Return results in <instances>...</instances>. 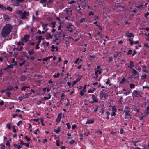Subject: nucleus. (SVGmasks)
<instances>
[{"label":"nucleus","instance_id":"obj_7","mask_svg":"<svg viewBox=\"0 0 149 149\" xmlns=\"http://www.w3.org/2000/svg\"><path fill=\"white\" fill-rule=\"evenodd\" d=\"M106 94L103 92H101L100 95V97L101 99L104 100L106 99Z\"/></svg>","mask_w":149,"mask_h":149},{"label":"nucleus","instance_id":"obj_50","mask_svg":"<svg viewBox=\"0 0 149 149\" xmlns=\"http://www.w3.org/2000/svg\"><path fill=\"white\" fill-rule=\"evenodd\" d=\"M6 94H7V95L9 97H10V95L11 94V93L9 92H6Z\"/></svg>","mask_w":149,"mask_h":149},{"label":"nucleus","instance_id":"obj_6","mask_svg":"<svg viewBox=\"0 0 149 149\" xmlns=\"http://www.w3.org/2000/svg\"><path fill=\"white\" fill-rule=\"evenodd\" d=\"M132 69V74L131 76V78H133L134 77L135 75H139L138 72L134 69Z\"/></svg>","mask_w":149,"mask_h":149},{"label":"nucleus","instance_id":"obj_31","mask_svg":"<svg viewBox=\"0 0 149 149\" xmlns=\"http://www.w3.org/2000/svg\"><path fill=\"white\" fill-rule=\"evenodd\" d=\"M34 52V51L33 49H32V50L29 51L28 52V53L30 55L32 54Z\"/></svg>","mask_w":149,"mask_h":149},{"label":"nucleus","instance_id":"obj_21","mask_svg":"<svg viewBox=\"0 0 149 149\" xmlns=\"http://www.w3.org/2000/svg\"><path fill=\"white\" fill-rule=\"evenodd\" d=\"M120 52L118 51L116 52V53L114 55V57L115 58H116L117 56H118V55L120 54Z\"/></svg>","mask_w":149,"mask_h":149},{"label":"nucleus","instance_id":"obj_39","mask_svg":"<svg viewBox=\"0 0 149 149\" xmlns=\"http://www.w3.org/2000/svg\"><path fill=\"white\" fill-rule=\"evenodd\" d=\"M128 40L130 42V44L131 45H132L134 43V42L131 40L130 39H128Z\"/></svg>","mask_w":149,"mask_h":149},{"label":"nucleus","instance_id":"obj_47","mask_svg":"<svg viewBox=\"0 0 149 149\" xmlns=\"http://www.w3.org/2000/svg\"><path fill=\"white\" fill-rule=\"evenodd\" d=\"M60 141L59 140H57L56 141V145L57 146H60V143H59Z\"/></svg>","mask_w":149,"mask_h":149},{"label":"nucleus","instance_id":"obj_36","mask_svg":"<svg viewBox=\"0 0 149 149\" xmlns=\"http://www.w3.org/2000/svg\"><path fill=\"white\" fill-rule=\"evenodd\" d=\"M147 75L146 74H144V75H143L141 77V78L142 79H144L146 78V77Z\"/></svg>","mask_w":149,"mask_h":149},{"label":"nucleus","instance_id":"obj_12","mask_svg":"<svg viewBox=\"0 0 149 149\" xmlns=\"http://www.w3.org/2000/svg\"><path fill=\"white\" fill-rule=\"evenodd\" d=\"M125 35L127 37L129 38L131 37L132 36L133 37L134 36V35H133L132 33H129V32L126 33Z\"/></svg>","mask_w":149,"mask_h":149},{"label":"nucleus","instance_id":"obj_41","mask_svg":"<svg viewBox=\"0 0 149 149\" xmlns=\"http://www.w3.org/2000/svg\"><path fill=\"white\" fill-rule=\"evenodd\" d=\"M25 60H24L23 61L22 63H20L19 64V65L20 66H22V65H23L25 63Z\"/></svg>","mask_w":149,"mask_h":149},{"label":"nucleus","instance_id":"obj_46","mask_svg":"<svg viewBox=\"0 0 149 149\" xmlns=\"http://www.w3.org/2000/svg\"><path fill=\"white\" fill-rule=\"evenodd\" d=\"M75 142V141L74 140H72L70 142V143L72 144H73Z\"/></svg>","mask_w":149,"mask_h":149},{"label":"nucleus","instance_id":"obj_34","mask_svg":"<svg viewBox=\"0 0 149 149\" xmlns=\"http://www.w3.org/2000/svg\"><path fill=\"white\" fill-rule=\"evenodd\" d=\"M17 45L18 46H20L21 45H24V43L22 41V42H18L17 43Z\"/></svg>","mask_w":149,"mask_h":149},{"label":"nucleus","instance_id":"obj_23","mask_svg":"<svg viewBox=\"0 0 149 149\" xmlns=\"http://www.w3.org/2000/svg\"><path fill=\"white\" fill-rule=\"evenodd\" d=\"M54 131L57 134H58L59 132L60 131V127H58L57 130L54 129Z\"/></svg>","mask_w":149,"mask_h":149},{"label":"nucleus","instance_id":"obj_64","mask_svg":"<svg viewBox=\"0 0 149 149\" xmlns=\"http://www.w3.org/2000/svg\"><path fill=\"white\" fill-rule=\"evenodd\" d=\"M84 92L82 91H81L80 92V94L81 96H83L84 95Z\"/></svg>","mask_w":149,"mask_h":149},{"label":"nucleus","instance_id":"obj_3","mask_svg":"<svg viewBox=\"0 0 149 149\" xmlns=\"http://www.w3.org/2000/svg\"><path fill=\"white\" fill-rule=\"evenodd\" d=\"M30 36L29 35H26L24 36V38H22L21 40L24 43L26 42L28 40Z\"/></svg>","mask_w":149,"mask_h":149},{"label":"nucleus","instance_id":"obj_11","mask_svg":"<svg viewBox=\"0 0 149 149\" xmlns=\"http://www.w3.org/2000/svg\"><path fill=\"white\" fill-rule=\"evenodd\" d=\"M62 113H60L58 115L57 118L56 119V121L57 122H59L60 121L61 118Z\"/></svg>","mask_w":149,"mask_h":149},{"label":"nucleus","instance_id":"obj_4","mask_svg":"<svg viewBox=\"0 0 149 149\" xmlns=\"http://www.w3.org/2000/svg\"><path fill=\"white\" fill-rule=\"evenodd\" d=\"M130 111V109L127 107H125V110L124 111V112L125 113V115L130 117V116L129 113V112Z\"/></svg>","mask_w":149,"mask_h":149},{"label":"nucleus","instance_id":"obj_17","mask_svg":"<svg viewBox=\"0 0 149 149\" xmlns=\"http://www.w3.org/2000/svg\"><path fill=\"white\" fill-rule=\"evenodd\" d=\"M94 120L92 119L88 120L87 121L86 123V124L93 123H94Z\"/></svg>","mask_w":149,"mask_h":149},{"label":"nucleus","instance_id":"obj_19","mask_svg":"<svg viewBox=\"0 0 149 149\" xmlns=\"http://www.w3.org/2000/svg\"><path fill=\"white\" fill-rule=\"evenodd\" d=\"M130 65L128 66V67L129 68H131L132 67L134 66V63L133 62L130 61Z\"/></svg>","mask_w":149,"mask_h":149},{"label":"nucleus","instance_id":"obj_52","mask_svg":"<svg viewBox=\"0 0 149 149\" xmlns=\"http://www.w3.org/2000/svg\"><path fill=\"white\" fill-rule=\"evenodd\" d=\"M44 38H42V36H40L38 37V39L40 40H42L44 39Z\"/></svg>","mask_w":149,"mask_h":149},{"label":"nucleus","instance_id":"obj_55","mask_svg":"<svg viewBox=\"0 0 149 149\" xmlns=\"http://www.w3.org/2000/svg\"><path fill=\"white\" fill-rule=\"evenodd\" d=\"M145 47H146L147 48L149 47V45L147 43H145L144 44Z\"/></svg>","mask_w":149,"mask_h":149},{"label":"nucleus","instance_id":"obj_9","mask_svg":"<svg viewBox=\"0 0 149 149\" xmlns=\"http://www.w3.org/2000/svg\"><path fill=\"white\" fill-rule=\"evenodd\" d=\"M4 19L6 21H9L10 20V18L7 15H3Z\"/></svg>","mask_w":149,"mask_h":149},{"label":"nucleus","instance_id":"obj_29","mask_svg":"<svg viewBox=\"0 0 149 149\" xmlns=\"http://www.w3.org/2000/svg\"><path fill=\"white\" fill-rule=\"evenodd\" d=\"M135 86V85L132 84H131L130 85V87L132 89L134 88Z\"/></svg>","mask_w":149,"mask_h":149},{"label":"nucleus","instance_id":"obj_14","mask_svg":"<svg viewBox=\"0 0 149 149\" xmlns=\"http://www.w3.org/2000/svg\"><path fill=\"white\" fill-rule=\"evenodd\" d=\"M115 7L118 9L120 7H121L122 8H124V6H121L119 4H117L116 3L115 5Z\"/></svg>","mask_w":149,"mask_h":149},{"label":"nucleus","instance_id":"obj_45","mask_svg":"<svg viewBox=\"0 0 149 149\" xmlns=\"http://www.w3.org/2000/svg\"><path fill=\"white\" fill-rule=\"evenodd\" d=\"M132 51L131 50H129L128 51V52L127 53L128 55H130L132 54Z\"/></svg>","mask_w":149,"mask_h":149},{"label":"nucleus","instance_id":"obj_59","mask_svg":"<svg viewBox=\"0 0 149 149\" xmlns=\"http://www.w3.org/2000/svg\"><path fill=\"white\" fill-rule=\"evenodd\" d=\"M76 83L77 82H76L75 81H74L72 83V86H74L76 84Z\"/></svg>","mask_w":149,"mask_h":149},{"label":"nucleus","instance_id":"obj_15","mask_svg":"<svg viewBox=\"0 0 149 149\" xmlns=\"http://www.w3.org/2000/svg\"><path fill=\"white\" fill-rule=\"evenodd\" d=\"M139 94V92L136 90L134 91L132 93L134 97H136Z\"/></svg>","mask_w":149,"mask_h":149},{"label":"nucleus","instance_id":"obj_33","mask_svg":"<svg viewBox=\"0 0 149 149\" xmlns=\"http://www.w3.org/2000/svg\"><path fill=\"white\" fill-rule=\"evenodd\" d=\"M125 79L124 77L121 80V81L120 82V84H122L123 82L125 81Z\"/></svg>","mask_w":149,"mask_h":149},{"label":"nucleus","instance_id":"obj_22","mask_svg":"<svg viewBox=\"0 0 149 149\" xmlns=\"http://www.w3.org/2000/svg\"><path fill=\"white\" fill-rule=\"evenodd\" d=\"M48 24L47 23H45V24H42V26L44 29H45L47 28V26L48 25Z\"/></svg>","mask_w":149,"mask_h":149},{"label":"nucleus","instance_id":"obj_48","mask_svg":"<svg viewBox=\"0 0 149 149\" xmlns=\"http://www.w3.org/2000/svg\"><path fill=\"white\" fill-rule=\"evenodd\" d=\"M112 110L113 111H116V109L115 108V107L114 106H113L112 107Z\"/></svg>","mask_w":149,"mask_h":149},{"label":"nucleus","instance_id":"obj_24","mask_svg":"<svg viewBox=\"0 0 149 149\" xmlns=\"http://www.w3.org/2000/svg\"><path fill=\"white\" fill-rule=\"evenodd\" d=\"M11 123H8L6 125V127L8 129H11Z\"/></svg>","mask_w":149,"mask_h":149},{"label":"nucleus","instance_id":"obj_44","mask_svg":"<svg viewBox=\"0 0 149 149\" xmlns=\"http://www.w3.org/2000/svg\"><path fill=\"white\" fill-rule=\"evenodd\" d=\"M15 126L13 125L12 126L13 128V130L14 132L15 133L16 132V130L15 129Z\"/></svg>","mask_w":149,"mask_h":149},{"label":"nucleus","instance_id":"obj_43","mask_svg":"<svg viewBox=\"0 0 149 149\" xmlns=\"http://www.w3.org/2000/svg\"><path fill=\"white\" fill-rule=\"evenodd\" d=\"M51 48H52V49H51V51L52 52L54 51V49H55V47L54 46V45H52L51 46Z\"/></svg>","mask_w":149,"mask_h":149},{"label":"nucleus","instance_id":"obj_16","mask_svg":"<svg viewBox=\"0 0 149 149\" xmlns=\"http://www.w3.org/2000/svg\"><path fill=\"white\" fill-rule=\"evenodd\" d=\"M61 37V35H58L57 36L56 35H55L54 36V37L55 38V39L54 40V42H56V40H58L59 38H60Z\"/></svg>","mask_w":149,"mask_h":149},{"label":"nucleus","instance_id":"obj_40","mask_svg":"<svg viewBox=\"0 0 149 149\" xmlns=\"http://www.w3.org/2000/svg\"><path fill=\"white\" fill-rule=\"evenodd\" d=\"M25 139H26L28 141H30L31 139L29 138L28 137V136H26L25 137Z\"/></svg>","mask_w":149,"mask_h":149},{"label":"nucleus","instance_id":"obj_37","mask_svg":"<svg viewBox=\"0 0 149 149\" xmlns=\"http://www.w3.org/2000/svg\"><path fill=\"white\" fill-rule=\"evenodd\" d=\"M22 10H19L17 11V13L19 14H22Z\"/></svg>","mask_w":149,"mask_h":149},{"label":"nucleus","instance_id":"obj_61","mask_svg":"<svg viewBox=\"0 0 149 149\" xmlns=\"http://www.w3.org/2000/svg\"><path fill=\"white\" fill-rule=\"evenodd\" d=\"M46 1V0H41L40 1V3H44Z\"/></svg>","mask_w":149,"mask_h":149},{"label":"nucleus","instance_id":"obj_27","mask_svg":"<svg viewBox=\"0 0 149 149\" xmlns=\"http://www.w3.org/2000/svg\"><path fill=\"white\" fill-rule=\"evenodd\" d=\"M6 9L10 11H12L13 10L12 8L11 7L9 6L8 7L6 8Z\"/></svg>","mask_w":149,"mask_h":149},{"label":"nucleus","instance_id":"obj_38","mask_svg":"<svg viewBox=\"0 0 149 149\" xmlns=\"http://www.w3.org/2000/svg\"><path fill=\"white\" fill-rule=\"evenodd\" d=\"M110 80H109V79H108L107 80V81L106 82V84H109V85L110 86V85H111V84L110 83Z\"/></svg>","mask_w":149,"mask_h":149},{"label":"nucleus","instance_id":"obj_28","mask_svg":"<svg viewBox=\"0 0 149 149\" xmlns=\"http://www.w3.org/2000/svg\"><path fill=\"white\" fill-rule=\"evenodd\" d=\"M0 8L2 10H6V8L3 5L0 4Z\"/></svg>","mask_w":149,"mask_h":149},{"label":"nucleus","instance_id":"obj_32","mask_svg":"<svg viewBox=\"0 0 149 149\" xmlns=\"http://www.w3.org/2000/svg\"><path fill=\"white\" fill-rule=\"evenodd\" d=\"M56 24V22H53L51 23V24L52 25V27L53 28H55Z\"/></svg>","mask_w":149,"mask_h":149},{"label":"nucleus","instance_id":"obj_49","mask_svg":"<svg viewBox=\"0 0 149 149\" xmlns=\"http://www.w3.org/2000/svg\"><path fill=\"white\" fill-rule=\"evenodd\" d=\"M24 96H23L20 97H19V99L21 101H22L24 98Z\"/></svg>","mask_w":149,"mask_h":149},{"label":"nucleus","instance_id":"obj_2","mask_svg":"<svg viewBox=\"0 0 149 149\" xmlns=\"http://www.w3.org/2000/svg\"><path fill=\"white\" fill-rule=\"evenodd\" d=\"M29 15V12L25 11L22 14L21 19H26L27 18Z\"/></svg>","mask_w":149,"mask_h":149},{"label":"nucleus","instance_id":"obj_1","mask_svg":"<svg viewBox=\"0 0 149 149\" xmlns=\"http://www.w3.org/2000/svg\"><path fill=\"white\" fill-rule=\"evenodd\" d=\"M12 27L10 24H6L2 28L1 32V37L5 38L8 36L11 31Z\"/></svg>","mask_w":149,"mask_h":149},{"label":"nucleus","instance_id":"obj_30","mask_svg":"<svg viewBox=\"0 0 149 149\" xmlns=\"http://www.w3.org/2000/svg\"><path fill=\"white\" fill-rule=\"evenodd\" d=\"M60 75V74L59 73H58L57 74V75H53V77L54 78H58V77Z\"/></svg>","mask_w":149,"mask_h":149},{"label":"nucleus","instance_id":"obj_42","mask_svg":"<svg viewBox=\"0 0 149 149\" xmlns=\"http://www.w3.org/2000/svg\"><path fill=\"white\" fill-rule=\"evenodd\" d=\"M70 124L69 123H68L66 124L68 129H70Z\"/></svg>","mask_w":149,"mask_h":149},{"label":"nucleus","instance_id":"obj_25","mask_svg":"<svg viewBox=\"0 0 149 149\" xmlns=\"http://www.w3.org/2000/svg\"><path fill=\"white\" fill-rule=\"evenodd\" d=\"M52 57H53V56H49L48 57H47L46 58H44L43 59V60L44 61H47L48 59H49L50 58H52Z\"/></svg>","mask_w":149,"mask_h":149},{"label":"nucleus","instance_id":"obj_63","mask_svg":"<svg viewBox=\"0 0 149 149\" xmlns=\"http://www.w3.org/2000/svg\"><path fill=\"white\" fill-rule=\"evenodd\" d=\"M116 114L115 111H113L111 113V115L112 116H114Z\"/></svg>","mask_w":149,"mask_h":149},{"label":"nucleus","instance_id":"obj_8","mask_svg":"<svg viewBox=\"0 0 149 149\" xmlns=\"http://www.w3.org/2000/svg\"><path fill=\"white\" fill-rule=\"evenodd\" d=\"M19 3H20L19 2L18 0L14 1L12 2V3H13V5L16 6H20V4Z\"/></svg>","mask_w":149,"mask_h":149},{"label":"nucleus","instance_id":"obj_60","mask_svg":"<svg viewBox=\"0 0 149 149\" xmlns=\"http://www.w3.org/2000/svg\"><path fill=\"white\" fill-rule=\"evenodd\" d=\"M41 124H42V125L43 126H44V125H45V124H44V123H43V119H42V118H41Z\"/></svg>","mask_w":149,"mask_h":149},{"label":"nucleus","instance_id":"obj_20","mask_svg":"<svg viewBox=\"0 0 149 149\" xmlns=\"http://www.w3.org/2000/svg\"><path fill=\"white\" fill-rule=\"evenodd\" d=\"M133 78H134V79H135L136 80V82H138V81H139V75H135V76H134V77Z\"/></svg>","mask_w":149,"mask_h":149},{"label":"nucleus","instance_id":"obj_26","mask_svg":"<svg viewBox=\"0 0 149 149\" xmlns=\"http://www.w3.org/2000/svg\"><path fill=\"white\" fill-rule=\"evenodd\" d=\"M46 36L49 37L50 38H52L53 36H52L50 33H47L46 34Z\"/></svg>","mask_w":149,"mask_h":149},{"label":"nucleus","instance_id":"obj_5","mask_svg":"<svg viewBox=\"0 0 149 149\" xmlns=\"http://www.w3.org/2000/svg\"><path fill=\"white\" fill-rule=\"evenodd\" d=\"M92 98L93 100V101H90V103H93L95 102H98V99L93 94L92 95Z\"/></svg>","mask_w":149,"mask_h":149},{"label":"nucleus","instance_id":"obj_58","mask_svg":"<svg viewBox=\"0 0 149 149\" xmlns=\"http://www.w3.org/2000/svg\"><path fill=\"white\" fill-rule=\"evenodd\" d=\"M39 44L38 43H37V44L36 45V49H38L39 48Z\"/></svg>","mask_w":149,"mask_h":149},{"label":"nucleus","instance_id":"obj_62","mask_svg":"<svg viewBox=\"0 0 149 149\" xmlns=\"http://www.w3.org/2000/svg\"><path fill=\"white\" fill-rule=\"evenodd\" d=\"M137 68H136V69L140 71L141 70V68L139 66H136Z\"/></svg>","mask_w":149,"mask_h":149},{"label":"nucleus","instance_id":"obj_56","mask_svg":"<svg viewBox=\"0 0 149 149\" xmlns=\"http://www.w3.org/2000/svg\"><path fill=\"white\" fill-rule=\"evenodd\" d=\"M22 124V121H19L17 123V125L18 126H19L20 124Z\"/></svg>","mask_w":149,"mask_h":149},{"label":"nucleus","instance_id":"obj_53","mask_svg":"<svg viewBox=\"0 0 149 149\" xmlns=\"http://www.w3.org/2000/svg\"><path fill=\"white\" fill-rule=\"evenodd\" d=\"M76 127V125H74L72 126V129H74Z\"/></svg>","mask_w":149,"mask_h":149},{"label":"nucleus","instance_id":"obj_13","mask_svg":"<svg viewBox=\"0 0 149 149\" xmlns=\"http://www.w3.org/2000/svg\"><path fill=\"white\" fill-rule=\"evenodd\" d=\"M72 26V25L71 24H70L67 27V28L68 29L67 30L69 31L70 32L72 31V30L71 28Z\"/></svg>","mask_w":149,"mask_h":149},{"label":"nucleus","instance_id":"obj_54","mask_svg":"<svg viewBox=\"0 0 149 149\" xmlns=\"http://www.w3.org/2000/svg\"><path fill=\"white\" fill-rule=\"evenodd\" d=\"M6 145H8L9 146V147H10V142L8 141V140H7V143H6Z\"/></svg>","mask_w":149,"mask_h":149},{"label":"nucleus","instance_id":"obj_10","mask_svg":"<svg viewBox=\"0 0 149 149\" xmlns=\"http://www.w3.org/2000/svg\"><path fill=\"white\" fill-rule=\"evenodd\" d=\"M17 63H15L14 64H10V65H8L7 68H6L4 69V70H6L7 68H12L13 66H14L17 65Z\"/></svg>","mask_w":149,"mask_h":149},{"label":"nucleus","instance_id":"obj_18","mask_svg":"<svg viewBox=\"0 0 149 149\" xmlns=\"http://www.w3.org/2000/svg\"><path fill=\"white\" fill-rule=\"evenodd\" d=\"M32 93H26L24 96V97L25 98H28L30 96V95Z\"/></svg>","mask_w":149,"mask_h":149},{"label":"nucleus","instance_id":"obj_57","mask_svg":"<svg viewBox=\"0 0 149 149\" xmlns=\"http://www.w3.org/2000/svg\"><path fill=\"white\" fill-rule=\"evenodd\" d=\"M18 54V52H15L13 54L14 56H16Z\"/></svg>","mask_w":149,"mask_h":149},{"label":"nucleus","instance_id":"obj_51","mask_svg":"<svg viewBox=\"0 0 149 149\" xmlns=\"http://www.w3.org/2000/svg\"><path fill=\"white\" fill-rule=\"evenodd\" d=\"M81 79V78H79V77L77 78L75 81L77 83V82H79L80 80Z\"/></svg>","mask_w":149,"mask_h":149},{"label":"nucleus","instance_id":"obj_35","mask_svg":"<svg viewBox=\"0 0 149 149\" xmlns=\"http://www.w3.org/2000/svg\"><path fill=\"white\" fill-rule=\"evenodd\" d=\"M23 47L21 46V47H20V48H16V49L17 50H18V51H21L22 50V49H23Z\"/></svg>","mask_w":149,"mask_h":149}]
</instances>
